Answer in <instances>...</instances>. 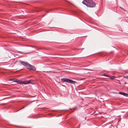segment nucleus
Listing matches in <instances>:
<instances>
[{"label":"nucleus","instance_id":"nucleus-4","mask_svg":"<svg viewBox=\"0 0 128 128\" xmlns=\"http://www.w3.org/2000/svg\"><path fill=\"white\" fill-rule=\"evenodd\" d=\"M26 68L28 69L33 70H36V68L34 66L29 64L27 66Z\"/></svg>","mask_w":128,"mask_h":128},{"label":"nucleus","instance_id":"nucleus-5","mask_svg":"<svg viewBox=\"0 0 128 128\" xmlns=\"http://www.w3.org/2000/svg\"><path fill=\"white\" fill-rule=\"evenodd\" d=\"M115 93L117 94H120L124 96H128V94L122 92H115Z\"/></svg>","mask_w":128,"mask_h":128},{"label":"nucleus","instance_id":"nucleus-9","mask_svg":"<svg viewBox=\"0 0 128 128\" xmlns=\"http://www.w3.org/2000/svg\"><path fill=\"white\" fill-rule=\"evenodd\" d=\"M104 76H107H107H108L107 75H106V74H104Z\"/></svg>","mask_w":128,"mask_h":128},{"label":"nucleus","instance_id":"nucleus-2","mask_svg":"<svg viewBox=\"0 0 128 128\" xmlns=\"http://www.w3.org/2000/svg\"><path fill=\"white\" fill-rule=\"evenodd\" d=\"M10 81H13V82H16L18 84H27L32 83V82L30 80H26L24 81H21L20 80L17 79H12L10 80Z\"/></svg>","mask_w":128,"mask_h":128},{"label":"nucleus","instance_id":"nucleus-7","mask_svg":"<svg viewBox=\"0 0 128 128\" xmlns=\"http://www.w3.org/2000/svg\"><path fill=\"white\" fill-rule=\"evenodd\" d=\"M29 46L33 47V48H36V50H37V48L35 46Z\"/></svg>","mask_w":128,"mask_h":128},{"label":"nucleus","instance_id":"nucleus-10","mask_svg":"<svg viewBox=\"0 0 128 128\" xmlns=\"http://www.w3.org/2000/svg\"><path fill=\"white\" fill-rule=\"evenodd\" d=\"M104 100L103 101H104V100Z\"/></svg>","mask_w":128,"mask_h":128},{"label":"nucleus","instance_id":"nucleus-6","mask_svg":"<svg viewBox=\"0 0 128 128\" xmlns=\"http://www.w3.org/2000/svg\"><path fill=\"white\" fill-rule=\"evenodd\" d=\"M20 63L23 66H26V68L27 67V66L28 65V64L26 63L25 62H24L23 61H21L20 62Z\"/></svg>","mask_w":128,"mask_h":128},{"label":"nucleus","instance_id":"nucleus-1","mask_svg":"<svg viewBox=\"0 0 128 128\" xmlns=\"http://www.w3.org/2000/svg\"><path fill=\"white\" fill-rule=\"evenodd\" d=\"M82 3L84 4L89 7L93 8L96 6L94 2L92 0H84Z\"/></svg>","mask_w":128,"mask_h":128},{"label":"nucleus","instance_id":"nucleus-3","mask_svg":"<svg viewBox=\"0 0 128 128\" xmlns=\"http://www.w3.org/2000/svg\"><path fill=\"white\" fill-rule=\"evenodd\" d=\"M61 80L63 82H66L68 83H69L74 84L76 82L75 81L66 78H62L61 79Z\"/></svg>","mask_w":128,"mask_h":128},{"label":"nucleus","instance_id":"nucleus-8","mask_svg":"<svg viewBox=\"0 0 128 128\" xmlns=\"http://www.w3.org/2000/svg\"><path fill=\"white\" fill-rule=\"evenodd\" d=\"M115 78L114 76H112L110 78V79H114V78Z\"/></svg>","mask_w":128,"mask_h":128}]
</instances>
